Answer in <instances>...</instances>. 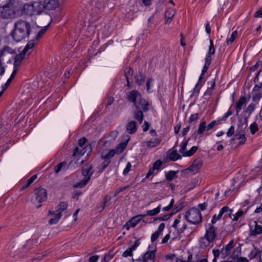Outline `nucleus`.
Returning a JSON list of instances; mask_svg holds the SVG:
<instances>
[{
  "label": "nucleus",
  "mask_w": 262,
  "mask_h": 262,
  "mask_svg": "<svg viewBox=\"0 0 262 262\" xmlns=\"http://www.w3.org/2000/svg\"><path fill=\"white\" fill-rule=\"evenodd\" d=\"M174 15V11L172 9H168L165 13V17L166 19L165 23L169 24L171 19Z\"/></svg>",
  "instance_id": "nucleus-29"
},
{
  "label": "nucleus",
  "mask_w": 262,
  "mask_h": 262,
  "mask_svg": "<svg viewBox=\"0 0 262 262\" xmlns=\"http://www.w3.org/2000/svg\"><path fill=\"white\" fill-rule=\"evenodd\" d=\"M45 8L44 4L35 2L31 4H26L24 6V10L27 14L29 15H38Z\"/></svg>",
  "instance_id": "nucleus-3"
},
{
  "label": "nucleus",
  "mask_w": 262,
  "mask_h": 262,
  "mask_svg": "<svg viewBox=\"0 0 262 262\" xmlns=\"http://www.w3.org/2000/svg\"><path fill=\"white\" fill-rule=\"evenodd\" d=\"M231 211L232 210L229 209V207L227 206H225L223 207L220 210L219 214L217 216H216V215H213L212 219L211 220L212 224H215L217 221L221 219L223 215L225 213H226V214H225L226 216H229L230 218H232Z\"/></svg>",
  "instance_id": "nucleus-9"
},
{
  "label": "nucleus",
  "mask_w": 262,
  "mask_h": 262,
  "mask_svg": "<svg viewBox=\"0 0 262 262\" xmlns=\"http://www.w3.org/2000/svg\"><path fill=\"white\" fill-rule=\"evenodd\" d=\"M202 165V161L200 159L195 160L192 164L187 169L193 174L197 173L201 168Z\"/></svg>",
  "instance_id": "nucleus-12"
},
{
  "label": "nucleus",
  "mask_w": 262,
  "mask_h": 262,
  "mask_svg": "<svg viewBox=\"0 0 262 262\" xmlns=\"http://www.w3.org/2000/svg\"><path fill=\"white\" fill-rule=\"evenodd\" d=\"M36 178H37L36 175H34L32 177H31L28 180L27 183L23 186L22 189H25L28 188L33 182V181L36 179Z\"/></svg>",
  "instance_id": "nucleus-42"
},
{
  "label": "nucleus",
  "mask_w": 262,
  "mask_h": 262,
  "mask_svg": "<svg viewBox=\"0 0 262 262\" xmlns=\"http://www.w3.org/2000/svg\"><path fill=\"white\" fill-rule=\"evenodd\" d=\"M47 28H48V26H46V27L42 28L39 31V32L38 33V34L36 35V39H38L39 38H40L43 35V34L47 31Z\"/></svg>",
  "instance_id": "nucleus-52"
},
{
  "label": "nucleus",
  "mask_w": 262,
  "mask_h": 262,
  "mask_svg": "<svg viewBox=\"0 0 262 262\" xmlns=\"http://www.w3.org/2000/svg\"><path fill=\"white\" fill-rule=\"evenodd\" d=\"M132 167V165L130 162H128L127 163L126 167L124 168L123 171V174L124 175H126L128 172L130 171V168Z\"/></svg>",
  "instance_id": "nucleus-53"
},
{
  "label": "nucleus",
  "mask_w": 262,
  "mask_h": 262,
  "mask_svg": "<svg viewBox=\"0 0 262 262\" xmlns=\"http://www.w3.org/2000/svg\"><path fill=\"white\" fill-rule=\"evenodd\" d=\"M204 74L202 73L199 80V82L197 83V84L195 85L194 90H193V93L194 94H198L199 92V90L196 89V87L198 86V84H199L200 81L204 78Z\"/></svg>",
  "instance_id": "nucleus-55"
},
{
  "label": "nucleus",
  "mask_w": 262,
  "mask_h": 262,
  "mask_svg": "<svg viewBox=\"0 0 262 262\" xmlns=\"http://www.w3.org/2000/svg\"><path fill=\"white\" fill-rule=\"evenodd\" d=\"M92 168V165L85 166L82 170V174L84 178L80 182L75 185V187L82 188L85 186L91 179L93 171H91Z\"/></svg>",
  "instance_id": "nucleus-5"
},
{
  "label": "nucleus",
  "mask_w": 262,
  "mask_h": 262,
  "mask_svg": "<svg viewBox=\"0 0 262 262\" xmlns=\"http://www.w3.org/2000/svg\"><path fill=\"white\" fill-rule=\"evenodd\" d=\"M136 79L137 83L140 85L144 82L145 77L142 74L140 73L139 75L137 76Z\"/></svg>",
  "instance_id": "nucleus-44"
},
{
  "label": "nucleus",
  "mask_w": 262,
  "mask_h": 262,
  "mask_svg": "<svg viewBox=\"0 0 262 262\" xmlns=\"http://www.w3.org/2000/svg\"><path fill=\"white\" fill-rule=\"evenodd\" d=\"M254 16L256 17L262 18V7L259 10L255 13Z\"/></svg>",
  "instance_id": "nucleus-62"
},
{
  "label": "nucleus",
  "mask_w": 262,
  "mask_h": 262,
  "mask_svg": "<svg viewBox=\"0 0 262 262\" xmlns=\"http://www.w3.org/2000/svg\"><path fill=\"white\" fill-rule=\"evenodd\" d=\"M254 81L256 83L253 89V91L256 92L258 91L260 88H262V70L258 72L257 74Z\"/></svg>",
  "instance_id": "nucleus-13"
},
{
  "label": "nucleus",
  "mask_w": 262,
  "mask_h": 262,
  "mask_svg": "<svg viewBox=\"0 0 262 262\" xmlns=\"http://www.w3.org/2000/svg\"><path fill=\"white\" fill-rule=\"evenodd\" d=\"M110 200H111V197L110 196L107 195V196H105V198H104L103 202L102 203V204L100 206V208H101V209L99 210L100 212H101L103 210V209L104 208V207L105 206H107L109 205L108 202H110ZM99 208V207H98V209Z\"/></svg>",
  "instance_id": "nucleus-37"
},
{
  "label": "nucleus",
  "mask_w": 262,
  "mask_h": 262,
  "mask_svg": "<svg viewBox=\"0 0 262 262\" xmlns=\"http://www.w3.org/2000/svg\"><path fill=\"white\" fill-rule=\"evenodd\" d=\"M206 128L207 129L206 122L205 121L202 122L199 124L198 129L194 133V138L195 139L198 136L201 137L204 133Z\"/></svg>",
  "instance_id": "nucleus-19"
},
{
  "label": "nucleus",
  "mask_w": 262,
  "mask_h": 262,
  "mask_svg": "<svg viewBox=\"0 0 262 262\" xmlns=\"http://www.w3.org/2000/svg\"><path fill=\"white\" fill-rule=\"evenodd\" d=\"M234 128L233 126H232L228 129V130L227 133V136L228 137H231L234 134Z\"/></svg>",
  "instance_id": "nucleus-60"
},
{
  "label": "nucleus",
  "mask_w": 262,
  "mask_h": 262,
  "mask_svg": "<svg viewBox=\"0 0 262 262\" xmlns=\"http://www.w3.org/2000/svg\"><path fill=\"white\" fill-rule=\"evenodd\" d=\"M247 209L248 208L245 212H244L242 210H239L235 214H231L232 218L231 219L234 221H237L240 217H241L245 213L247 212Z\"/></svg>",
  "instance_id": "nucleus-34"
},
{
  "label": "nucleus",
  "mask_w": 262,
  "mask_h": 262,
  "mask_svg": "<svg viewBox=\"0 0 262 262\" xmlns=\"http://www.w3.org/2000/svg\"><path fill=\"white\" fill-rule=\"evenodd\" d=\"M68 207V204L66 202H61L59 205L57 206L55 212L61 214V212L65 210Z\"/></svg>",
  "instance_id": "nucleus-31"
},
{
  "label": "nucleus",
  "mask_w": 262,
  "mask_h": 262,
  "mask_svg": "<svg viewBox=\"0 0 262 262\" xmlns=\"http://www.w3.org/2000/svg\"><path fill=\"white\" fill-rule=\"evenodd\" d=\"M84 154V152H82L80 150V149H79L78 147L75 148V149L74 150L73 154V155L74 156H77V155H80L82 156Z\"/></svg>",
  "instance_id": "nucleus-56"
},
{
  "label": "nucleus",
  "mask_w": 262,
  "mask_h": 262,
  "mask_svg": "<svg viewBox=\"0 0 262 262\" xmlns=\"http://www.w3.org/2000/svg\"><path fill=\"white\" fill-rule=\"evenodd\" d=\"M161 233L156 231L155 233H154L151 236V241L152 243L155 242L159 237Z\"/></svg>",
  "instance_id": "nucleus-49"
},
{
  "label": "nucleus",
  "mask_w": 262,
  "mask_h": 262,
  "mask_svg": "<svg viewBox=\"0 0 262 262\" xmlns=\"http://www.w3.org/2000/svg\"><path fill=\"white\" fill-rule=\"evenodd\" d=\"M15 53V50L9 46L4 47L0 52V61H4L7 60L10 61V56L13 55Z\"/></svg>",
  "instance_id": "nucleus-6"
},
{
  "label": "nucleus",
  "mask_w": 262,
  "mask_h": 262,
  "mask_svg": "<svg viewBox=\"0 0 262 262\" xmlns=\"http://www.w3.org/2000/svg\"><path fill=\"white\" fill-rule=\"evenodd\" d=\"M261 256V251L258 248L254 247L253 249L248 255V257L250 259H252L255 258H258Z\"/></svg>",
  "instance_id": "nucleus-23"
},
{
  "label": "nucleus",
  "mask_w": 262,
  "mask_h": 262,
  "mask_svg": "<svg viewBox=\"0 0 262 262\" xmlns=\"http://www.w3.org/2000/svg\"><path fill=\"white\" fill-rule=\"evenodd\" d=\"M181 158V156L179 155L177 150L172 151L169 155V159L172 161H176Z\"/></svg>",
  "instance_id": "nucleus-36"
},
{
  "label": "nucleus",
  "mask_w": 262,
  "mask_h": 262,
  "mask_svg": "<svg viewBox=\"0 0 262 262\" xmlns=\"http://www.w3.org/2000/svg\"><path fill=\"white\" fill-rule=\"evenodd\" d=\"M86 141V139L85 138H81L78 142L79 146L81 147H82L84 145Z\"/></svg>",
  "instance_id": "nucleus-63"
},
{
  "label": "nucleus",
  "mask_w": 262,
  "mask_h": 262,
  "mask_svg": "<svg viewBox=\"0 0 262 262\" xmlns=\"http://www.w3.org/2000/svg\"><path fill=\"white\" fill-rule=\"evenodd\" d=\"M140 221L139 217L136 215L131 218L124 226V228L129 230L130 227H135Z\"/></svg>",
  "instance_id": "nucleus-17"
},
{
  "label": "nucleus",
  "mask_w": 262,
  "mask_h": 262,
  "mask_svg": "<svg viewBox=\"0 0 262 262\" xmlns=\"http://www.w3.org/2000/svg\"><path fill=\"white\" fill-rule=\"evenodd\" d=\"M237 36V32L236 31H234L232 32L231 36L230 38L227 39L226 41V43L227 45H229L231 44L234 40L236 39V37Z\"/></svg>",
  "instance_id": "nucleus-39"
},
{
  "label": "nucleus",
  "mask_w": 262,
  "mask_h": 262,
  "mask_svg": "<svg viewBox=\"0 0 262 262\" xmlns=\"http://www.w3.org/2000/svg\"><path fill=\"white\" fill-rule=\"evenodd\" d=\"M116 153L115 149H112L110 151V152L106 154L103 155L102 154V158L103 159L111 160V159L115 155Z\"/></svg>",
  "instance_id": "nucleus-38"
},
{
  "label": "nucleus",
  "mask_w": 262,
  "mask_h": 262,
  "mask_svg": "<svg viewBox=\"0 0 262 262\" xmlns=\"http://www.w3.org/2000/svg\"><path fill=\"white\" fill-rule=\"evenodd\" d=\"M156 249L148 251L144 253L143 257L145 262H154L156 257Z\"/></svg>",
  "instance_id": "nucleus-16"
},
{
  "label": "nucleus",
  "mask_w": 262,
  "mask_h": 262,
  "mask_svg": "<svg viewBox=\"0 0 262 262\" xmlns=\"http://www.w3.org/2000/svg\"><path fill=\"white\" fill-rule=\"evenodd\" d=\"M124 138L127 139L126 142H123V143H120V144H119L116 147V149H115L116 153H117V154L121 153L124 150L125 148L126 147V145H127V142L129 140V137L128 135H127V136H124Z\"/></svg>",
  "instance_id": "nucleus-25"
},
{
  "label": "nucleus",
  "mask_w": 262,
  "mask_h": 262,
  "mask_svg": "<svg viewBox=\"0 0 262 262\" xmlns=\"http://www.w3.org/2000/svg\"><path fill=\"white\" fill-rule=\"evenodd\" d=\"M210 46H209V51L207 54L211 55L214 54L215 48L213 46V41L211 39L210 40Z\"/></svg>",
  "instance_id": "nucleus-46"
},
{
  "label": "nucleus",
  "mask_w": 262,
  "mask_h": 262,
  "mask_svg": "<svg viewBox=\"0 0 262 262\" xmlns=\"http://www.w3.org/2000/svg\"><path fill=\"white\" fill-rule=\"evenodd\" d=\"M109 136L111 138V140H115L118 136V132L117 130H114L110 133Z\"/></svg>",
  "instance_id": "nucleus-59"
},
{
  "label": "nucleus",
  "mask_w": 262,
  "mask_h": 262,
  "mask_svg": "<svg viewBox=\"0 0 262 262\" xmlns=\"http://www.w3.org/2000/svg\"><path fill=\"white\" fill-rule=\"evenodd\" d=\"M250 129L251 133L254 134L258 129L257 124L255 122L252 123L250 126Z\"/></svg>",
  "instance_id": "nucleus-45"
},
{
  "label": "nucleus",
  "mask_w": 262,
  "mask_h": 262,
  "mask_svg": "<svg viewBox=\"0 0 262 262\" xmlns=\"http://www.w3.org/2000/svg\"><path fill=\"white\" fill-rule=\"evenodd\" d=\"M126 130L128 133L132 134L135 133L137 129V126L136 121H131L126 125Z\"/></svg>",
  "instance_id": "nucleus-21"
},
{
  "label": "nucleus",
  "mask_w": 262,
  "mask_h": 262,
  "mask_svg": "<svg viewBox=\"0 0 262 262\" xmlns=\"http://www.w3.org/2000/svg\"><path fill=\"white\" fill-rule=\"evenodd\" d=\"M212 58L210 55L207 54L205 58V63L207 65H210Z\"/></svg>",
  "instance_id": "nucleus-61"
},
{
  "label": "nucleus",
  "mask_w": 262,
  "mask_h": 262,
  "mask_svg": "<svg viewBox=\"0 0 262 262\" xmlns=\"http://www.w3.org/2000/svg\"><path fill=\"white\" fill-rule=\"evenodd\" d=\"M215 231L216 228L212 225L209 224V227L206 230L204 236L208 238L209 241L213 242L216 237Z\"/></svg>",
  "instance_id": "nucleus-10"
},
{
  "label": "nucleus",
  "mask_w": 262,
  "mask_h": 262,
  "mask_svg": "<svg viewBox=\"0 0 262 262\" xmlns=\"http://www.w3.org/2000/svg\"><path fill=\"white\" fill-rule=\"evenodd\" d=\"M139 245V242L136 241L133 246H130L123 253L122 256L124 257H126L128 256H132L133 255V252L137 249Z\"/></svg>",
  "instance_id": "nucleus-18"
},
{
  "label": "nucleus",
  "mask_w": 262,
  "mask_h": 262,
  "mask_svg": "<svg viewBox=\"0 0 262 262\" xmlns=\"http://www.w3.org/2000/svg\"><path fill=\"white\" fill-rule=\"evenodd\" d=\"M35 194L36 195L35 201L38 203H40L45 201L47 198V190L42 187H39L35 190Z\"/></svg>",
  "instance_id": "nucleus-8"
},
{
  "label": "nucleus",
  "mask_w": 262,
  "mask_h": 262,
  "mask_svg": "<svg viewBox=\"0 0 262 262\" xmlns=\"http://www.w3.org/2000/svg\"><path fill=\"white\" fill-rule=\"evenodd\" d=\"M150 104L148 101L143 98L139 99L134 105L135 110L133 112L134 117L141 124L144 119L143 112L149 110Z\"/></svg>",
  "instance_id": "nucleus-2"
},
{
  "label": "nucleus",
  "mask_w": 262,
  "mask_h": 262,
  "mask_svg": "<svg viewBox=\"0 0 262 262\" xmlns=\"http://www.w3.org/2000/svg\"><path fill=\"white\" fill-rule=\"evenodd\" d=\"M99 259V256L94 255L89 258V262H96Z\"/></svg>",
  "instance_id": "nucleus-64"
},
{
  "label": "nucleus",
  "mask_w": 262,
  "mask_h": 262,
  "mask_svg": "<svg viewBox=\"0 0 262 262\" xmlns=\"http://www.w3.org/2000/svg\"><path fill=\"white\" fill-rule=\"evenodd\" d=\"M198 117H199L198 113H195V114H192L190 116V117L188 120V122L189 123H191V122L197 120L198 119Z\"/></svg>",
  "instance_id": "nucleus-50"
},
{
  "label": "nucleus",
  "mask_w": 262,
  "mask_h": 262,
  "mask_svg": "<svg viewBox=\"0 0 262 262\" xmlns=\"http://www.w3.org/2000/svg\"><path fill=\"white\" fill-rule=\"evenodd\" d=\"M220 122H217L216 121H213L209 123L207 126V130H209L212 128L215 125L219 124Z\"/></svg>",
  "instance_id": "nucleus-57"
},
{
  "label": "nucleus",
  "mask_w": 262,
  "mask_h": 262,
  "mask_svg": "<svg viewBox=\"0 0 262 262\" xmlns=\"http://www.w3.org/2000/svg\"><path fill=\"white\" fill-rule=\"evenodd\" d=\"M181 221L179 219H177L174 220L172 227L176 229H177L178 227L181 226L180 228L177 229L178 232L180 233H183L187 228V225L183 223L182 225H180Z\"/></svg>",
  "instance_id": "nucleus-20"
},
{
  "label": "nucleus",
  "mask_w": 262,
  "mask_h": 262,
  "mask_svg": "<svg viewBox=\"0 0 262 262\" xmlns=\"http://www.w3.org/2000/svg\"><path fill=\"white\" fill-rule=\"evenodd\" d=\"M45 8L48 10L54 9L58 7L59 2L58 0H45L43 2Z\"/></svg>",
  "instance_id": "nucleus-15"
},
{
  "label": "nucleus",
  "mask_w": 262,
  "mask_h": 262,
  "mask_svg": "<svg viewBox=\"0 0 262 262\" xmlns=\"http://www.w3.org/2000/svg\"><path fill=\"white\" fill-rule=\"evenodd\" d=\"M189 140L183 141L180 145V149L179 152L182 154L184 157H190L198 149L197 146H193L189 150L186 151V148L187 145Z\"/></svg>",
  "instance_id": "nucleus-7"
},
{
  "label": "nucleus",
  "mask_w": 262,
  "mask_h": 262,
  "mask_svg": "<svg viewBox=\"0 0 262 262\" xmlns=\"http://www.w3.org/2000/svg\"><path fill=\"white\" fill-rule=\"evenodd\" d=\"M30 30L31 26L28 22L19 20L15 23L11 36L14 40L19 42L29 37Z\"/></svg>",
  "instance_id": "nucleus-1"
},
{
  "label": "nucleus",
  "mask_w": 262,
  "mask_h": 262,
  "mask_svg": "<svg viewBox=\"0 0 262 262\" xmlns=\"http://www.w3.org/2000/svg\"><path fill=\"white\" fill-rule=\"evenodd\" d=\"M161 210V205H159L157 208L147 210L146 213V215L148 216H155L157 215L160 211Z\"/></svg>",
  "instance_id": "nucleus-32"
},
{
  "label": "nucleus",
  "mask_w": 262,
  "mask_h": 262,
  "mask_svg": "<svg viewBox=\"0 0 262 262\" xmlns=\"http://www.w3.org/2000/svg\"><path fill=\"white\" fill-rule=\"evenodd\" d=\"M234 247V241L231 240L228 244H227L226 247L223 248L221 251V254H222L223 257L224 258L226 256H228L230 253L231 250Z\"/></svg>",
  "instance_id": "nucleus-14"
},
{
  "label": "nucleus",
  "mask_w": 262,
  "mask_h": 262,
  "mask_svg": "<svg viewBox=\"0 0 262 262\" xmlns=\"http://www.w3.org/2000/svg\"><path fill=\"white\" fill-rule=\"evenodd\" d=\"M185 218L188 222L193 224L201 223L202 217L200 211L196 208H191L186 213Z\"/></svg>",
  "instance_id": "nucleus-4"
},
{
  "label": "nucleus",
  "mask_w": 262,
  "mask_h": 262,
  "mask_svg": "<svg viewBox=\"0 0 262 262\" xmlns=\"http://www.w3.org/2000/svg\"><path fill=\"white\" fill-rule=\"evenodd\" d=\"M255 227L253 230H251L249 236H255L258 234L262 233V227L257 224L256 222H255Z\"/></svg>",
  "instance_id": "nucleus-24"
},
{
  "label": "nucleus",
  "mask_w": 262,
  "mask_h": 262,
  "mask_svg": "<svg viewBox=\"0 0 262 262\" xmlns=\"http://www.w3.org/2000/svg\"><path fill=\"white\" fill-rule=\"evenodd\" d=\"M261 97V95L259 93H257L255 94L252 97V100L254 102H258L260 98Z\"/></svg>",
  "instance_id": "nucleus-54"
},
{
  "label": "nucleus",
  "mask_w": 262,
  "mask_h": 262,
  "mask_svg": "<svg viewBox=\"0 0 262 262\" xmlns=\"http://www.w3.org/2000/svg\"><path fill=\"white\" fill-rule=\"evenodd\" d=\"M254 109L255 105L253 103H251L247 107L245 112L246 113H248L249 115H250L251 114V113L254 111Z\"/></svg>",
  "instance_id": "nucleus-47"
},
{
  "label": "nucleus",
  "mask_w": 262,
  "mask_h": 262,
  "mask_svg": "<svg viewBox=\"0 0 262 262\" xmlns=\"http://www.w3.org/2000/svg\"><path fill=\"white\" fill-rule=\"evenodd\" d=\"M104 160V161L101 164V166L102 167V170H103L104 169H105L111 162V160L106 159Z\"/></svg>",
  "instance_id": "nucleus-58"
},
{
  "label": "nucleus",
  "mask_w": 262,
  "mask_h": 262,
  "mask_svg": "<svg viewBox=\"0 0 262 262\" xmlns=\"http://www.w3.org/2000/svg\"><path fill=\"white\" fill-rule=\"evenodd\" d=\"M34 46V41L30 40L29 41L27 45L25 46V48L23 50V51L28 56H29L32 52V49Z\"/></svg>",
  "instance_id": "nucleus-28"
},
{
  "label": "nucleus",
  "mask_w": 262,
  "mask_h": 262,
  "mask_svg": "<svg viewBox=\"0 0 262 262\" xmlns=\"http://www.w3.org/2000/svg\"><path fill=\"white\" fill-rule=\"evenodd\" d=\"M66 165H67V163L66 162H61L57 166L56 168H55V172L56 173H58L61 170V168L63 167L66 166Z\"/></svg>",
  "instance_id": "nucleus-48"
},
{
  "label": "nucleus",
  "mask_w": 262,
  "mask_h": 262,
  "mask_svg": "<svg viewBox=\"0 0 262 262\" xmlns=\"http://www.w3.org/2000/svg\"><path fill=\"white\" fill-rule=\"evenodd\" d=\"M61 214L56 213V214H55L54 217H53L49 220V224L50 225L57 224L58 222L60 219L61 218Z\"/></svg>",
  "instance_id": "nucleus-35"
},
{
  "label": "nucleus",
  "mask_w": 262,
  "mask_h": 262,
  "mask_svg": "<svg viewBox=\"0 0 262 262\" xmlns=\"http://www.w3.org/2000/svg\"><path fill=\"white\" fill-rule=\"evenodd\" d=\"M213 242L210 241L208 238H206V237L204 236L201 239L200 241V246L202 248H206L209 246L211 243Z\"/></svg>",
  "instance_id": "nucleus-33"
},
{
  "label": "nucleus",
  "mask_w": 262,
  "mask_h": 262,
  "mask_svg": "<svg viewBox=\"0 0 262 262\" xmlns=\"http://www.w3.org/2000/svg\"><path fill=\"white\" fill-rule=\"evenodd\" d=\"M26 54L22 51V52L15 56L14 58V67H18L19 66L21 61L25 58Z\"/></svg>",
  "instance_id": "nucleus-26"
},
{
  "label": "nucleus",
  "mask_w": 262,
  "mask_h": 262,
  "mask_svg": "<svg viewBox=\"0 0 262 262\" xmlns=\"http://www.w3.org/2000/svg\"><path fill=\"white\" fill-rule=\"evenodd\" d=\"M215 85V80L213 79L210 82V86L208 88L206 91L205 92L204 95H211L212 90H214Z\"/></svg>",
  "instance_id": "nucleus-41"
},
{
  "label": "nucleus",
  "mask_w": 262,
  "mask_h": 262,
  "mask_svg": "<svg viewBox=\"0 0 262 262\" xmlns=\"http://www.w3.org/2000/svg\"><path fill=\"white\" fill-rule=\"evenodd\" d=\"M141 98L140 94L137 91L133 90L129 93L127 96V99L128 101L133 102L134 105L139 99Z\"/></svg>",
  "instance_id": "nucleus-11"
},
{
  "label": "nucleus",
  "mask_w": 262,
  "mask_h": 262,
  "mask_svg": "<svg viewBox=\"0 0 262 262\" xmlns=\"http://www.w3.org/2000/svg\"><path fill=\"white\" fill-rule=\"evenodd\" d=\"M177 177V172L174 171H170L166 173V178L168 181H172Z\"/></svg>",
  "instance_id": "nucleus-40"
},
{
  "label": "nucleus",
  "mask_w": 262,
  "mask_h": 262,
  "mask_svg": "<svg viewBox=\"0 0 262 262\" xmlns=\"http://www.w3.org/2000/svg\"><path fill=\"white\" fill-rule=\"evenodd\" d=\"M246 98L245 97H241L236 102L235 108L237 115H238L239 112L241 110L243 107L246 105Z\"/></svg>",
  "instance_id": "nucleus-22"
},
{
  "label": "nucleus",
  "mask_w": 262,
  "mask_h": 262,
  "mask_svg": "<svg viewBox=\"0 0 262 262\" xmlns=\"http://www.w3.org/2000/svg\"><path fill=\"white\" fill-rule=\"evenodd\" d=\"M13 0H0V8H6L9 6Z\"/></svg>",
  "instance_id": "nucleus-43"
},
{
  "label": "nucleus",
  "mask_w": 262,
  "mask_h": 262,
  "mask_svg": "<svg viewBox=\"0 0 262 262\" xmlns=\"http://www.w3.org/2000/svg\"><path fill=\"white\" fill-rule=\"evenodd\" d=\"M162 164V162L160 160H157L154 163L152 168L155 170H159Z\"/></svg>",
  "instance_id": "nucleus-51"
},
{
  "label": "nucleus",
  "mask_w": 262,
  "mask_h": 262,
  "mask_svg": "<svg viewBox=\"0 0 262 262\" xmlns=\"http://www.w3.org/2000/svg\"><path fill=\"white\" fill-rule=\"evenodd\" d=\"M160 142L161 139L156 138L149 141L144 142L143 144L149 147H155L158 146L160 143Z\"/></svg>",
  "instance_id": "nucleus-30"
},
{
  "label": "nucleus",
  "mask_w": 262,
  "mask_h": 262,
  "mask_svg": "<svg viewBox=\"0 0 262 262\" xmlns=\"http://www.w3.org/2000/svg\"><path fill=\"white\" fill-rule=\"evenodd\" d=\"M124 73H125V76L126 78V80L127 81V85L129 87L130 86L129 80H132V76L133 74V71L131 68H127L125 69V70L124 71Z\"/></svg>",
  "instance_id": "nucleus-27"
}]
</instances>
